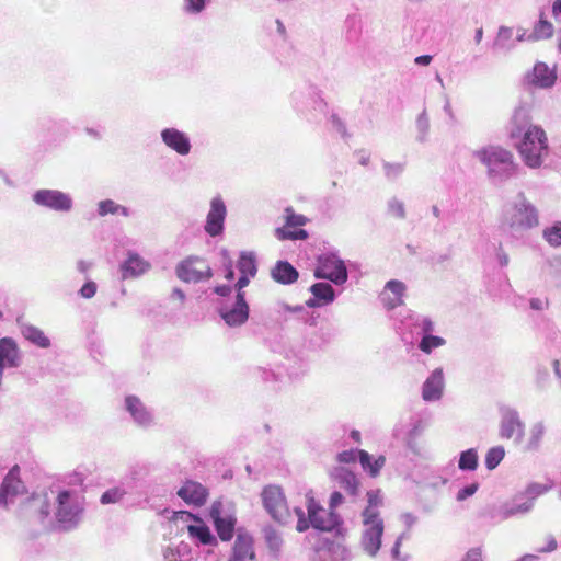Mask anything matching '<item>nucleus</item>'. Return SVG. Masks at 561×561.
<instances>
[{"instance_id": "f257e3e1", "label": "nucleus", "mask_w": 561, "mask_h": 561, "mask_svg": "<svg viewBox=\"0 0 561 561\" xmlns=\"http://www.w3.org/2000/svg\"><path fill=\"white\" fill-rule=\"evenodd\" d=\"M508 137L526 167L539 169L550 153L545 129L531 123L530 107L520 104L510 121Z\"/></svg>"}, {"instance_id": "f03ea898", "label": "nucleus", "mask_w": 561, "mask_h": 561, "mask_svg": "<svg viewBox=\"0 0 561 561\" xmlns=\"http://www.w3.org/2000/svg\"><path fill=\"white\" fill-rule=\"evenodd\" d=\"M484 168L488 180L494 185H502L517 175L519 164L513 152L500 145H488L472 152Z\"/></svg>"}, {"instance_id": "7ed1b4c3", "label": "nucleus", "mask_w": 561, "mask_h": 561, "mask_svg": "<svg viewBox=\"0 0 561 561\" xmlns=\"http://www.w3.org/2000/svg\"><path fill=\"white\" fill-rule=\"evenodd\" d=\"M504 225L514 237H522L539 226L538 208L519 192L504 214Z\"/></svg>"}, {"instance_id": "20e7f679", "label": "nucleus", "mask_w": 561, "mask_h": 561, "mask_svg": "<svg viewBox=\"0 0 561 561\" xmlns=\"http://www.w3.org/2000/svg\"><path fill=\"white\" fill-rule=\"evenodd\" d=\"M307 510L308 519L305 518L302 508H295V513L298 516V523L296 526L298 531L307 530L310 525L316 529L330 531L337 525L336 514L332 511L328 512L325 508L320 506L312 496H308Z\"/></svg>"}, {"instance_id": "39448f33", "label": "nucleus", "mask_w": 561, "mask_h": 561, "mask_svg": "<svg viewBox=\"0 0 561 561\" xmlns=\"http://www.w3.org/2000/svg\"><path fill=\"white\" fill-rule=\"evenodd\" d=\"M290 101L294 108L304 115L322 114L328 106L322 98L321 90L314 84H304L296 88L290 94Z\"/></svg>"}, {"instance_id": "423d86ee", "label": "nucleus", "mask_w": 561, "mask_h": 561, "mask_svg": "<svg viewBox=\"0 0 561 561\" xmlns=\"http://www.w3.org/2000/svg\"><path fill=\"white\" fill-rule=\"evenodd\" d=\"M314 277L342 285L347 280L348 274L344 261L333 253H327L318 257Z\"/></svg>"}, {"instance_id": "0eeeda50", "label": "nucleus", "mask_w": 561, "mask_h": 561, "mask_svg": "<svg viewBox=\"0 0 561 561\" xmlns=\"http://www.w3.org/2000/svg\"><path fill=\"white\" fill-rule=\"evenodd\" d=\"M176 276L184 283H199L213 276V271L206 260L199 256H188L175 267Z\"/></svg>"}, {"instance_id": "6e6552de", "label": "nucleus", "mask_w": 561, "mask_h": 561, "mask_svg": "<svg viewBox=\"0 0 561 561\" xmlns=\"http://www.w3.org/2000/svg\"><path fill=\"white\" fill-rule=\"evenodd\" d=\"M265 510L278 523L286 524L290 518V512L285 495L279 486L270 485L262 492Z\"/></svg>"}, {"instance_id": "1a4fd4ad", "label": "nucleus", "mask_w": 561, "mask_h": 561, "mask_svg": "<svg viewBox=\"0 0 561 561\" xmlns=\"http://www.w3.org/2000/svg\"><path fill=\"white\" fill-rule=\"evenodd\" d=\"M32 199L37 206L60 213L70 211L73 206L71 196L58 190H37L33 193Z\"/></svg>"}, {"instance_id": "9d476101", "label": "nucleus", "mask_w": 561, "mask_h": 561, "mask_svg": "<svg viewBox=\"0 0 561 561\" xmlns=\"http://www.w3.org/2000/svg\"><path fill=\"white\" fill-rule=\"evenodd\" d=\"M249 305L245 301L244 293L236 295V300L232 305L227 302L221 304L218 312L225 323L229 327H240L249 319Z\"/></svg>"}, {"instance_id": "9b49d317", "label": "nucleus", "mask_w": 561, "mask_h": 561, "mask_svg": "<svg viewBox=\"0 0 561 561\" xmlns=\"http://www.w3.org/2000/svg\"><path fill=\"white\" fill-rule=\"evenodd\" d=\"M363 517V538L362 543L365 551L370 556H376L381 547L383 534V520L381 517Z\"/></svg>"}, {"instance_id": "f8f14e48", "label": "nucleus", "mask_w": 561, "mask_h": 561, "mask_svg": "<svg viewBox=\"0 0 561 561\" xmlns=\"http://www.w3.org/2000/svg\"><path fill=\"white\" fill-rule=\"evenodd\" d=\"M226 217L227 207L224 199L219 195L213 197L209 203V210L204 226L205 232L210 237L222 234Z\"/></svg>"}, {"instance_id": "ddd939ff", "label": "nucleus", "mask_w": 561, "mask_h": 561, "mask_svg": "<svg viewBox=\"0 0 561 561\" xmlns=\"http://www.w3.org/2000/svg\"><path fill=\"white\" fill-rule=\"evenodd\" d=\"M414 325L420 329L419 334L422 335V339L419 343V348L430 354L433 350L445 345L446 341L436 335H432L434 331V323L427 317H416L414 320Z\"/></svg>"}, {"instance_id": "4468645a", "label": "nucleus", "mask_w": 561, "mask_h": 561, "mask_svg": "<svg viewBox=\"0 0 561 561\" xmlns=\"http://www.w3.org/2000/svg\"><path fill=\"white\" fill-rule=\"evenodd\" d=\"M22 364V353L12 337L0 339V383L7 368H18Z\"/></svg>"}, {"instance_id": "2eb2a0df", "label": "nucleus", "mask_w": 561, "mask_h": 561, "mask_svg": "<svg viewBox=\"0 0 561 561\" xmlns=\"http://www.w3.org/2000/svg\"><path fill=\"white\" fill-rule=\"evenodd\" d=\"M71 492L64 490L60 491L57 495V507H56V519L58 523L64 525H72L76 524L81 510L77 504H72L71 501Z\"/></svg>"}, {"instance_id": "dca6fc26", "label": "nucleus", "mask_w": 561, "mask_h": 561, "mask_svg": "<svg viewBox=\"0 0 561 561\" xmlns=\"http://www.w3.org/2000/svg\"><path fill=\"white\" fill-rule=\"evenodd\" d=\"M160 136L162 142L178 154L187 156L191 152V140L184 131L169 127L162 129Z\"/></svg>"}, {"instance_id": "f3484780", "label": "nucleus", "mask_w": 561, "mask_h": 561, "mask_svg": "<svg viewBox=\"0 0 561 561\" xmlns=\"http://www.w3.org/2000/svg\"><path fill=\"white\" fill-rule=\"evenodd\" d=\"M524 424L520 421L517 412L506 410L500 423V436L503 439H514L516 442L522 440L524 436Z\"/></svg>"}, {"instance_id": "a211bd4d", "label": "nucleus", "mask_w": 561, "mask_h": 561, "mask_svg": "<svg viewBox=\"0 0 561 561\" xmlns=\"http://www.w3.org/2000/svg\"><path fill=\"white\" fill-rule=\"evenodd\" d=\"M176 494L186 504L202 506L207 501L208 490L199 482L187 480L178 490Z\"/></svg>"}, {"instance_id": "6ab92c4d", "label": "nucleus", "mask_w": 561, "mask_h": 561, "mask_svg": "<svg viewBox=\"0 0 561 561\" xmlns=\"http://www.w3.org/2000/svg\"><path fill=\"white\" fill-rule=\"evenodd\" d=\"M254 541L249 534H238L229 561H254Z\"/></svg>"}, {"instance_id": "aec40b11", "label": "nucleus", "mask_w": 561, "mask_h": 561, "mask_svg": "<svg viewBox=\"0 0 561 561\" xmlns=\"http://www.w3.org/2000/svg\"><path fill=\"white\" fill-rule=\"evenodd\" d=\"M557 73L554 69H550L545 62H537L533 71L527 75L529 84L540 89H549L554 85Z\"/></svg>"}, {"instance_id": "412c9836", "label": "nucleus", "mask_w": 561, "mask_h": 561, "mask_svg": "<svg viewBox=\"0 0 561 561\" xmlns=\"http://www.w3.org/2000/svg\"><path fill=\"white\" fill-rule=\"evenodd\" d=\"M19 473L20 468L15 465L4 478L0 490V505H7V497L9 495H16L24 492L25 486L21 481Z\"/></svg>"}, {"instance_id": "4be33fe9", "label": "nucleus", "mask_w": 561, "mask_h": 561, "mask_svg": "<svg viewBox=\"0 0 561 561\" xmlns=\"http://www.w3.org/2000/svg\"><path fill=\"white\" fill-rule=\"evenodd\" d=\"M407 286L401 280L391 279L386 283L385 291L382 293V301L387 309L392 310L403 304V295Z\"/></svg>"}, {"instance_id": "5701e85b", "label": "nucleus", "mask_w": 561, "mask_h": 561, "mask_svg": "<svg viewBox=\"0 0 561 561\" xmlns=\"http://www.w3.org/2000/svg\"><path fill=\"white\" fill-rule=\"evenodd\" d=\"M49 497L46 493L33 495L24 504L25 512L41 522L49 515Z\"/></svg>"}, {"instance_id": "b1692460", "label": "nucleus", "mask_w": 561, "mask_h": 561, "mask_svg": "<svg viewBox=\"0 0 561 561\" xmlns=\"http://www.w3.org/2000/svg\"><path fill=\"white\" fill-rule=\"evenodd\" d=\"M18 325L22 336L30 343L41 348H48L50 346V340L44 334V332L39 328L23 322L20 319H18Z\"/></svg>"}, {"instance_id": "393cba45", "label": "nucleus", "mask_w": 561, "mask_h": 561, "mask_svg": "<svg viewBox=\"0 0 561 561\" xmlns=\"http://www.w3.org/2000/svg\"><path fill=\"white\" fill-rule=\"evenodd\" d=\"M272 278L279 284L289 285L298 279V271L287 261H278L271 271Z\"/></svg>"}, {"instance_id": "a878e982", "label": "nucleus", "mask_w": 561, "mask_h": 561, "mask_svg": "<svg viewBox=\"0 0 561 561\" xmlns=\"http://www.w3.org/2000/svg\"><path fill=\"white\" fill-rule=\"evenodd\" d=\"M513 28L508 26H500L496 36L492 43L494 51L507 53L515 48V41L513 39Z\"/></svg>"}, {"instance_id": "bb28decb", "label": "nucleus", "mask_w": 561, "mask_h": 561, "mask_svg": "<svg viewBox=\"0 0 561 561\" xmlns=\"http://www.w3.org/2000/svg\"><path fill=\"white\" fill-rule=\"evenodd\" d=\"M149 263L136 253H129L128 259L123 263V276H139L149 270Z\"/></svg>"}, {"instance_id": "cd10ccee", "label": "nucleus", "mask_w": 561, "mask_h": 561, "mask_svg": "<svg viewBox=\"0 0 561 561\" xmlns=\"http://www.w3.org/2000/svg\"><path fill=\"white\" fill-rule=\"evenodd\" d=\"M334 478L350 495H356L358 493L359 481L350 470L339 468L334 472Z\"/></svg>"}, {"instance_id": "c85d7f7f", "label": "nucleus", "mask_w": 561, "mask_h": 561, "mask_svg": "<svg viewBox=\"0 0 561 561\" xmlns=\"http://www.w3.org/2000/svg\"><path fill=\"white\" fill-rule=\"evenodd\" d=\"M196 524L187 526V533L190 537L196 538L203 545H209L215 541L208 526L199 518H195Z\"/></svg>"}, {"instance_id": "c756f323", "label": "nucleus", "mask_w": 561, "mask_h": 561, "mask_svg": "<svg viewBox=\"0 0 561 561\" xmlns=\"http://www.w3.org/2000/svg\"><path fill=\"white\" fill-rule=\"evenodd\" d=\"M366 496L367 506L363 511L362 516L380 517L379 511L377 508L382 504L381 491L379 489L368 491Z\"/></svg>"}, {"instance_id": "7c9ffc66", "label": "nucleus", "mask_w": 561, "mask_h": 561, "mask_svg": "<svg viewBox=\"0 0 561 561\" xmlns=\"http://www.w3.org/2000/svg\"><path fill=\"white\" fill-rule=\"evenodd\" d=\"M553 25L540 14L539 21L535 24L533 32L530 33L531 38L536 41L547 39L553 35Z\"/></svg>"}, {"instance_id": "2f4dec72", "label": "nucleus", "mask_w": 561, "mask_h": 561, "mask_svg": "<svg viewBox=\"0 0 561 561\" xmlns=\"http://www.w3.org/2000/svg\"><path fill=\"white\" fill-rule=\"evenodd\" d=\"M310 291L323 304H330L335 299L334 289L328 283H316L310 287Z\"/></svg>"}, {"instance_id": "473e14b6", "label": "nucleus", "mask_w": 561, "mask_h": 561, "mask_svg": "<svg viewBox=\"0 0 561 561\" xmlns=\"http://www.w3.org/2000/svg\"><path fill=\"white\" fill-rule=\"evenodd\" d=\"M238 270L241 274L249 275L250 277H254L256 275L257 267L253 253H241L238 262Z\"/></svg>"}, {"instance_id": "72a5a7b5", "label": "nucleus", "mask_w": 561, "mask_h": 561, "mask_svg": "<svg viewBox=\"0 0 561 561\" xmlns=\"http://www.w3.org/2000/svg\"><path fill=\"white\" fill-rule=\"evenodd\" d=\"M542 238L553 248L561 247V221H554L552 226L545 228Z\"/></svg>"}, {"instance_id": "f704fd0d", "label": "nucleus", "mask_w": 561, "mask_h": 561, "mask_svg": "<svg viewBox=\"0 0 561 561\" xmlns=\"http://www.w3.org/2000/svg\"><path fill=\"white\" fill-rule=\"evenodd\" d=\"M458 467L461 470H469L473 471L478 467V454L477 450L473 448H470L466 451H462L460 454V458L458 461Z\"/></svg>"}, {"instance_id": "c9c22d12", "label": "nucleus", "mask_w": 561, "mask_h": 561, "mask_svg": "<svg viewBox=\"0 0 561 561\" xmlns=\"http://www.w3.org/2000/svg\"><path fill=\"white\" fill-rule=\"evenodd\" d=\"M215 527H216L219 538L222 541H228L232 538L234 526L231 520L216 516L215 517Z\"/></svg>"}, {"instance_id": "e433bc0d", "label": "nucleus", "mask_w": 561, "mask_h": 561, "mask_svg": "<svg viewBox=\"0 0 561 561\" xmlns=\"http://www.w3.org/2000/svg\"><path fill=\"white\" fill-rule=\"evenodd\" d=\"M290 227H282L275 230V236L278 240H305L308 233L304 229L290 230Z\"/></svg>"}, {"instance_id": "4c0bfd02", "label": "nucleus", "mask_w": 561, "mask_h": 561, "mask_svg": "<svg viewBox=\"0 0 561 561\" xmlns=\"http://www.w3.org/2000/svg\"><path fill=\"white\" fill-rule=\"evenodd\" d=\"M505 456V450L502 446H495L488 450L485 455V466L489 470L495 469Z\"/></svg>"}, {"instance_id": "58836bf2", "label": "nucleus", "mask_w": 561, "mask_h": 561, "mask_svg": "<svg viewBox=\"0 0 561 561\" xmlns=\"http://www.w3.org/2000/svg\"><path fill=\"white\" fill-rule=\"evenodd\" d=\"M387 213L397 219H404L407 217L405 205L397 197H391L387 202Z\"/></svg>"}, {"instance_id": "ea45409f", "label": "nucleus", "mask_w": 561, "mask_h": 561, "mask_svg": "<svg viewBox=\"0 0 561 561\" xmlns=\"http://www.w3.org/2000/svg\"><path fill=\"white\" fill-rule=\"evenodd\" d=\"M416 140L420 142H425L430 131V119L425 110L416 118Z\"/></svg>"}, {"instance_id": "a19ab883", "label": "nucleus", "mask_w": 561, "mask_h": 561, "mask_svg": "<svg viewBox=\"0 0 561 561\" xmlns=\"http://www.w3.org/2000/svg\"><path fill=\"white\" fill-rule=\"evenodd\" d=\"M126 404L127 409L139 423H145L148 420L146 412L141 408V403L137 398L128 397L126 399Z\"/></svg>"}, {"instance_id": "79ce46f5", "label": "nucleus", "mask_w": 561, "mask_h": 561, "mask_svg": "<svg viewBox=\"0 0 561 561\" xmlns=\"http://www.w3.org/2000/svg\"><path fill=\"white\" fill-rule=\"evenodd\" d=\"M125 491L119 488H112L105 491L101 496V503L106 504H115L118 503L125 495Z\"/></svg>"}, {"instance_id": "37998d69", "label": "nucleus", "mask_w": 561, "mask_h": 561, "mask_svg": "<svg viewBox=\"0 0 561 561\" xmlns=\"http://www.w3.org/2000/svg\"><path fill=\"white\" fill-rule=\"evenodd\" d=\"M209 0H183V11L187 14H198L206 8Z\"/></svg>"}, {"instance_id": "c03bdc74", "label": "nucleus", "mask_w": 561, "mask_h": 561, "mask_svg": "<svg viewBox=\"0 0 561 561\" xmlns=\"http://www.w3.org/2000/svg\"><path fill=\"white\" fill-rule=\"evenodd\" d=\"M118 204L113 199H104L98 203V215L104 217L106 215H117Z\"/></svg>"}, {"instance_id": "a18cd8bd", "label": "nucleus", "mask_w": 561, "mask_h": 561, "mask_svg": "<svg viewBox=\"0 0 561 561\" xmlns=\"http://www.w3.org/2000/svg\"><path fill=\"white\" fill-rule=\"evenodd\" d=\"M383 170H385V175L388 180H396L403 173L404 164L400 163V162H396V163L385 162Z\"/></svg>"}, {"instance_id": "49530a36", "label": "nucleus", "mask_w": 561, "mask_h": 561, "mask_svg": "<svg viewBox=\"0 0 561 561\" xmlns=\"http://www.w3.org/2000/svg\"><path fill=\"white\" fill-rule=\"evenodd\" d=\"M286 226L296 228L305 226L307 218L302 215L295 214L291 208H286Z\"/></svg>"}, {"instance_id": "de8ad7c7", "label": "nucleus", "mask_w": 561, "mask_h": 561, "mask_svg": "<svg viewBox=\"0 0 561 561\" xmlns=\"http://www.w3.org/2000/svg\"><path fill=\"white\" fill-rule=\"evenodd\" d=\"M551 489L550 484L531 483L527 486L526 493L529 497L535 499L545 494Z\"/></svg>"}, {"instance_id": "09e8293b", "label": "nucleus", "mask_w": 561, "mask_h": 561, "mask_svg": "<svg viewBox=\"0 0 561 561\" xmlns=\"http://www.w3.org/2000/svg\"><path fill=\"white\" fill-rule=\"evenodd\" d=\"M444 383V373L442 368H436L425 380L423 386H443Z\"/></svg>"}, {"instance_id": "8fccbe9b", "label": "nucleus", "mask_w": 561, "mask_h": 561, "mask_svg": "<svg viewBox=\"0 0 561 561\" xmlns=\"http://www.w3.org/2000/svg\"><path fill=\"white\" fill-rule=\"evenodd\" d=\"M330 122L332 127L343 137L347 138L350 135L347 134L346 126L344 122L339 117L337 114H332L330 117Z\"/></svg>"}, {"instance_id": "3c124183", "label": "nucleus", "mask_w": 561, "mask_h": 561, "mask_svg": "<svg viewBox=\"0 0 561 561\" xmlns=\"http://www.w3.org/2000/svg\"><path fill=\"white\" fill-rule=\"evenodd\" d=\"M96 288V284L92 280H89L80 288L79 294L81 297L90 299L95 295Z\"/></svg>"}, {"instance_id": "603ef678", "label": "nucleus", "mask_w": 561, "mask_h": 561, "mask_svg": "<svg viewBox=\"0 0 561 561\" xmlns=\"http://www.w3.org/2000/svg\"><path fill=\"white\" fill-rule=\"evenodd\" d=\"M358 451L355 449L344 450L337 455V460L342 463H351L356 461Z\"/></svg>"}, {"instance_id": "864d4df0", "label": "nucleus", "mask_w": 561, "mask_h": 561, "mask_svg": "<svg viewBox=\"0 0 561 561\" xmlns=\"http://www.w3.org/2000/svg\"><path fill=\"white\" fill-rule=\"evenodd\" d=\"M442 397V388H424L423 398L424 400H436Z\"/></svg>"}, {"instance_id": "5fc2aeb1", "label": "nucleus", "mask_w": 561, "mask_h": 561, "mask_svg": "<svg viewBox=\"0 0 561 561\" xmlns=\"http://www.w3.org/2000/svg\"><path fill=\"white\" fill-rule=\"evenodd\" d=\"M358 458L362 467L370 472L373 466L370 455L366 450H358Z\"/></svg>"}, {"instance_id": "6e6d98bb", "label": "nucleus", "mask_w": 561, "mask_h": 561, "mask_svg": "<svg viewBox=\"0 0 561 561\" xmlns=\"http://www.w3.org/2000/svg\"><path fill=\"white\" fill-rule=\"evenodd\" d=\"M358 458L362 467L370 472L373 466L370 455L366 450H358Z\"/></svg>"}, {"instance_id": "4d7b16f0", "label": "nucleus", "mask_w": 561, "mask_h": 561, "mask_svg": "<svg viewBox=\"0 0 561 561\" xmlns=\"http://www.w3.org/2000/svg\"><path fill=\"white\" fill-rule=\"evenodd\" d=\"M386 458L383 456H379L375 461L373 462V466L370 467V476L377 477L381 470V468L385 466Z\"/></svg>"}, {"instance_id": "13d9d810", "label": "nucleus", "mask_w": 561, "mask_h": 561, "mask_svg": "<svg viewBox=\"0 0 561 561\" xmlns=\"http://www.w3.org/2000/svg\"><path fill=\"white\" fill-rule=\"evenodd\" d=\"M462 561H482V551L480 548L470 549Z\"/></svg>"}, {"instance_id": "bf43d9fd", "label": "nucleus", "mask_w": 561, "mask_h": 561, "mask_svg": "<svg viewBox=\"0 0 561 561\" xmlns=\"http://www.w3.org/2000/svg\"><path fill=\"white\" fill-rule=\"evenodd\" d=\"M478 489L477 484H471L466 486L465 489L460 490L457 499L458 500H465L467 496L473 495Z\"/></svg>"}, {"instance_id": "052dcab7", "label": "nucleus", "mask_w": 561, "mask_h": 561, "mask_svg": "<svg viewBox=\"0 0 561 561\" xmlns=\"http://www.w3.org/2000/svg\"><path fill=\"white\" fill-rule=\"evenodd\" d=\"M529 305L533 310L540 311L548 306V301L541 298H531Z\"/></svg>"}, {"instance_id": "680f3d73", "label": "nucleus", "mask_w": 561, "mask_h": 561, "mask_svg": "<svg viewBox=\"0 0 561 561\" xmlns=\"http://www.w3.org/2000/svg\"><path fill=\"white\" fill-rule=\"evenodd\" d=\"M249 283H250V276L245 275V274H241V276L239 277V279L236 284L237 294L243 293L242 289L244 287H247L249 285Z\"/></svg>"}, {"instance_id": "e2e57ef3", "label": "nucleus", "mask_w": 561, "mask_h": 561, "mask_svg": "<svg viewBox=\"0 0 561 561\" xmlns=\"http://www.w3.org/2000/svg\"><path fill=\"white\" fill-rule=\"evenodd\" d=\"M342 501H343V495L340 492H337V491L333 492L331 494V497H330V508H331V511L333 512V510L337 505H340L342 503Z\"/></svg>"}, {"instance_id": "0e129e2a", "label": "nucleus", "mask_w": 561, "mask_h": 561, "mask_svg": "<svg viewBox=\"0 0 561 561\" xmlns=\"http://www.w3.org/2000/svg\"><path fill=\"white\" fill-rule=\"evenodd\" d=\"M214 291L221 297H227L231 294L232 287L229 285H219L215 287Z\"/></svg>"}, {"instance_id": "69168bd1", "label": "nucleus", "mask_w": 561, "mask_h": 561, "mask_svg": "<svg viewBox=\"0 0 561 561\" xmlns=\"http://www.w3.org/2000/svg\"><path fill=\"white\" fill-rule=\"evenodd\" d=\"M536 38H531L530 37V33L527 34V32L523 28H518L517 30V36H516V42H535Z\"/></svg>"}, {"instance_id": "338daca9", "label": "nucleus", "mask_w": 561, "mask_h": 561, "mask_svg": "<svg viewBox=\"0 0 561 561\" xmlns=\"http://www.w3.org/2000/svg\"><path fill=\"white\" fill-rule=\"evenodd\" d=\"M557 549V541L554 538L550 537L548 539V543L546 547L539 548L538 552L545 553V552H551Z\"/></svg>"}, {"instance_id": "774afa93", "label": "nucleus", "mask_w": 561, "mask_h": 561, "mask_svg": "<svg viewBox=\"0 0 561 561\" xmlns=\"http://www.w3.org/2000/svg\"><path fill=\"white\" fill-rule=\"evenodd\" d=\"M552 14L556 19L561 18V0H556L552 4Z\"/></svg>"}]
</instances>
